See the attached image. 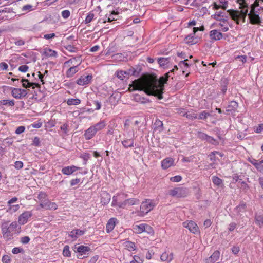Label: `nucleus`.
I'll use <instances>...</instances> for the list:
<instances>
[{"label":"nucleus","mask_w":263,"mask_h":263,"mask_svg":"<svg viewBox=\"0 0 263 263\" xmlns=\"http://www.w3.org/2000/svg\"><path fill=\"white\" fill-rule=\"evenodd\" d=\"M167 81V78L161 77L158 80L151 78L148 79H137L134 80L132 84L133 90L143 91L148 95L157 97L158 99L163 98L164 86Z\"/></svg>","instance_id":"nucleus-1"},{"label":"nucleus","mask_w":263,"mask_h":263,"mask_svg":"<svg viewBox=\"0 0 263 263\" xmlns=\"http://www.w3.org/2000/svg\"><path fill=\"white\" fill-rule=\"evenodd\" d=\"M17 226L16 222H13L9 224V222L6 221L2 224V233L3 238L6 241H10L13 239V235L16 233Z\"/></svg>","instance_id":"nucleus-2"},{"label":"nucleus","mask_w":263,"mask_h":263,"mask_svg":"<svg viewBox=\"0 0 263 263\" xmlns=\"http://www.w3.org/2000/svg\"><path fill=\"white\" fill-rule=\"evenodd\" d=\"M156 206L154 201L150 199H146L141 203L140 209L138 215L143 216L150 212Z\"/></svg>","instance_id":"nucleus-3"},{"label":"nucleus","mask_w":263,"mask_h":263,"mask_svg":"<svg viewBox=\"0 0 263 263\" xmlns=\"http://www.w3.org/2000/svg\"><path fill=\"white\" fill-rule=\"evenodd\" d=\"M227 12L229 13L232 19L235 21H237L239 19H242L243 21H245L246 16L247 15V9L245 11H238L237 10L230 9L227 11Z\"/></svg>","instance_id":"nucleus-4"},{"label":"nucleus","mask_w":263,"mask_h":263,"mask_svg":"<svg viewBox=\"0 0 263 263\" xmlns=\"http://www.w3.org/2000/svg\"><path fill=\"white\" fill-rule=\"evenodd\" d=\"M188 194L187 190L183 187H176L169 191V195L174 197H185Z\"/></svg>","instance_id":"nucleus-5"},{"label":"nucleus","mask_w":263,"mask_h":263,"mask_svg":"<svg viewBox=\"0 0 263 263\" xmlns=\"http://www.w3.org/2000/svg\"><path fill=\"white\" fill-rule=\"evenodd\" d=\"M183 226L187 229L190 232L197 234L200 233V230L197 224L193 221H186L182 223Z\"/></svg>","instance_id":"nucleus-6"},{"label":"nucleus","mask_w":263,"mask_h":263,"mask_svg":"<svg viewBox=\"0 0 263 263\" xmlns=\"http://www.w3.org/2000/svg\"><path fill=\"white\" fill-rule=\"evenodd\" d=\"M139 203V200L137 198H129L124 200L123 202H120L118 204V206L122 209H125L127 206H132L137 205Z\"/></svg>","instance_id":"nucleus-7"},{"label":"nucleus","mask_w":263,"mask_h":263,"mask_svg":"<svg viewBox=\"0 0 263 263\" xmlns=\"http://www.w3.org/2000/svg\"><path fill=\"white\" fill-rule=\"evenodd\" d=\"M12 96L17 99H21L27 95V90L17 88H12Z\"/></svg>","instance_id":"nucleus-8"},{"label":"nucleus","mask_w":263,"mask_h":263,"mask_svg":"<svg viewBox=\"0 0 263 263\" xmlns=\"http://www.w3.org/2000/svg\"><path fill=\"white\" fill-rule=\"evenodd\" d=\"M92 79L91 74L82 75L77 80L76 83L80 86L86 85L91 83Z\"/></svg>","instance_id":"nucleus-9"},{"label":"nucleus","mask_w":263,"mask_h":263,"mask_svg":"<svg viewBox=\"0 0 263 263\" xmlns=\"http://www.w3.org/2000/svg\"><path fill=\"white\" fill-rule=\"evenodd\" d=\"M73 251L76 253H82L88 255L91 252V249L88 246L76 245L74 247Z\"/></svg>","instance_id":"nucleus-10"},{"label":"nucleus","mask_w":263,"mask_h":263,"mask_svg":"<svg viewBox=\"0 0 263 263\" xmlns=\"http://www.w3.org/2000/svg\"><path fill=\"white\" fill-rule=\"evenodd\" d=\"M247 205L243 201H241L240 204L235 207L233 210L234 215L236 216H241V213L246 211Z\"/></svg>","instance_id":"nucleus-11"},{"label":"nucleus","mask_w":263,"mask_h":263,"mask_svg":"<svg viewBox=\"0 0 263 263\" xmlns=\"http://www.w3.org/2000/svg\"><path fill=\"white\" fill-rule=\"evenodd\" d=\"M32 215V214L30 211L24 212L19 216L18 219V223L21 225L26 223L29 218L31 217Z\"/></svg>","instance_id":"nucleus-12"},{"label":"nucleus","mask_w":263,"mask_h":263,"mask_svg":"<svg viewBox=\"0 0 263 263\" xmlns=\"http://www.w3.org/2000/svg\"><path fill=\"white\" fill-rule=\"evenodd\" d=\"M133 229L136 233H141L143 232H148L147 229L152 231V227L146 224H140L139 225H135Z\"/></svg>","instance_id":"nucleus-13"},{"label":"nucleus","mask_w":263,"mask_h":263,"mask_svg":"<svg viewBox=\"0 0 263 263\" xmlns=\"http://www.w3.org/2000/svg\"><path fill=\"white\" fill-rule=\"evenodd\" d=\"M40 207L46 210H55L58 205L55 202H51L49 199L44 204H40Z\"/></svg>","instance_id":"nucleus-14"},{"label":"nucleus","mask_w":263,"mask_h":263,"mask_svg":"<svg viewBox=\"0 0 263 263\" xmlns=\"http://www.w3.org/2000/svg\"><path fill=\"white\" fill-rule=\"evenodd\" d=\"M80 168L74 165L65 166L62 168L61 172L66 175H71L73 173L77 170H80Z\"/></svg>","instance_id":"nucleus-15"},{"label":"nucleus","mask_w":263,"mask_h":263,"mask_svg":"<svg viewBox=\"0 0 263 263\" xmlns=\"http://www.w3.org/2000/svg\"><path fill=\"white\" fill-rule=\"evenodd\" d=\"M174 165V159L171 157H167L161 161V166L163 170L167 169Z\"/></svg>","instance_id":"nucleus-16"},{"label":"nucleus","mask_w":263,"mask_h":263,"mask_svg":"<svg viewBox=\"0 0 263 263\" xmlns=\"http://www.w3.org/2000/svg\"><path fill=\"white\" fill-rule=\"evenodd\" d=\"M135 137V134L133 133L132 134V137L129 139L125 138L121 141V143L123 146L125 148H128L129 147H133L134 146V140L133 138Z\"/></svg>","instance_id":"nucleus-17"},{"label":"nucleus","mask_w":263,"mask_h":263,"mask_svg":"<svg viewBox=\"0 0 263 263\" xmlns=\"http://www.w3.org/2000/svg\"><path fill=\"white\" fill-rule=\"evenodd\" d=\"M117 222V219L116 218L109 219L106 226V231L107 233H109L114 230Z\"/></svg>","instance_id":"nucleus-18"},{"label":"nucleus","mask_w":263,"mask_h":263,"mask_svg":"<svg viewBox=\"0 0 263 263\" xmlns=\"http://www.w3.org/2000/svg\"><path fill=\"white\" fill-rule=\"evenodd\" d=\"M96 133L97 132L95 129L91 126L85 130L84 136L86 140H89L92 139L96 135Z\"/></svg>","instance_id":"nucleus-19"},{"label":"nucleus","mask_w":263,"mask_h":263,"mask_svg":"<svg viewBox=\"0 0 263 263\" xmlns=\"http://www.w3.org/2000/svg\"><path fill=\"white\" fill-rule=\"evenodd\" d=\"M210 36L211 40L218 41L222 38L223 35L220 31L215 29L212 30L210 32Z\"/></svg>","instance_id":"nucleus-20"},{"label":"nucleus","mask_w":263,"mask_h":263,"mask_svg":"<svg viewBox=\"0 0 263 263\" xmlns=\"http://www.w3.org/2000/svg\"><path fill=\"white\" fill-rule=\"evenodd\" d=\"M79 64L71 66L66 72V76L67 78L72 77L75 73L79 70Z\"/></svg>","instance_id":"nucleus-21"},{"label":"nucleus","mask_w":263,"mask_h":263,"mask_svg":"<svg viewBox=\"0 0 263 263\" xmlns=\"http://www.w3.org/2000/svg\"><path fill=\"white\" fill-rule=\"evenodd\" d=\"M85 231L79 229H74L71 231L69 236L71 237L73 240H76L79 236L84 235Z\"/></svg>","instance_id":"nucleus-22"},{"label":"nucleus","mask_w":263,"mask_h":263,"mask_svg":"<svg viewBox=\"0 0 263 263\" xmlns=\"http://www.w3.org/2000/svg\"><path fill=\"white\" fill-rule=\"evenodd\" d=\"M249 18L250 19V23L252 24L260 25L261 21L258 14H254L249 15Z\"/></svg>","instance_id":"nucleus-23"},{"label":"nucleus","mask_w":263,"mask_h":263,"mask_svg":"<svg viewBox=\"0 0 263 263\" xmlns=\"http://www.w3.org/2000/svg\"><path fill=\"white\" fill-rule=\"evenodd\" d=\"M220 252L215 251L210 257L206 259V263H214L219 258Z\"/></svg>","instance_id":"nucleus-24"},{"label":"nucleus","mask_w":263,"mask_h":263,"mask_svg":"<svg viewBox=\"0 0 263 263\" xmlns=\"http://www.w3.org/2000/svg\"><path fill=\"white\" fill-rule=\"evenodd\" d=\"M37 198L40 204H44L47 201V200L49 199L47 194L42 191L39 192L37 195Z\"/></svg>","instance_id":"nucleus-25"},{"label":"nucleus","mask_w":263,"mask_h":263,"mask_svg":"<svg viewBox=\"0 0 263 263\" xmlns=\"http://www.w3.org/2000/svg\"><path fill=\"white\" fill-rule=\"evenodd\" d=\"M133 100L137 102H140L142 104H146L150 102L149 99H146L144 97H142L139 94H134L133 95Z\"/></svg>","instance_id":"nucleus-26"},{"label":"nucleus","mask_w":263,"mask_h":263,"mask_svg":"<svg viewBox=\"0 0 263 263\" xmlns=\"http://www.w3.org/2000/svg\"><path fill=\"white\" fill-rule=\"evenodd\" d=\"M43 54L48 57H57V52L50 48H46L44 49Z\"/></svg>","instance_id":"nucleus-27"},{"label":"nucleus","mask_w":263,"mask_h":263,"mask_svg":"<svg viewBox=\"0 0 263 263\" xmlns=\"http://www.w3.org/2000/svg\"><path fill=\"white\" fill-rule=\"evenodd\" d=\"M188 61H189L188 59H184L183 61H180L179 63H178V65L180 66V67L181 68L183 69V71H182L183 73H185V69H186L191 65H192V63H187Z\"/></svg>","instance_id":"nucleus-28"},{"label":"nucleus","mask_w":263,"mask_h":263,"mask_svg":"<svg viewBox=\"0 0 263 263\" xmlns=\"http://www.w3.org/2000/svg\"><path fill=\"white\" fill-rule=\"evenodd\" d=\"M106 126V123L104 120L100 121L99 122L95 124V125L91 126L92 128L95 129L96 132H97L102 130Z\"/></svg>","instance_id":"nucleus-29"},{"label":"nucleus","mask_w":263,"mask_h":263,"mask_svg":"<svg viewBox=\"0 0 263 263\" xmlns=\"http://www.w3.org/2000/svg\"><path fill=\"white\" fill-rule=\"evenodd\" d=\"M238 106V104L237 102L235 101H232L229 103L226 111L230 112L232 111H235L237 108Z\"/></svg>","instance_id":"nucleus-30"},{"label":"nucleus","mask_w":263,"mask_h":263,"mask_svg":"<svg viewBox=\"0 0 263 263\" xmlns=\"http://www.w3.org/2000/svg\"><path fill=\"white\" fill-rule=\"evenodd\" d=\"M237 2L239 4V8L241 9V11H245L247 9L248 13L249 5L247 3L246 0H237Z\"/></svg>","instance_id":"nucleus-31"},{"label":"nucleus","mask_w":263,"mask_h":263,"mask_svg":"<svg viewBox=\"0 0 263 263\" xmlns=\"http://www.w3.org/2000/svg\"><path fill=\"white\" fill-rule=\"evenodd\" d=\"M255 222L259 228H262L263 227V215L256 214L255 216Z\"/></svg>","instance_id":"nucleus-32"},{"label":"nucleus","mask_w":263,"mask_h":263,"mask_svg":"<svg viewBox=\"0 0 263 263\" xmlns=\"http://www.w3.org/2000/svg\"><path fill=\"white\" fill-rule=\"evenodd\" d=\"M194 35V34H191L185 37V40L187 44L193 45L196 43L197 39L195 37Z\"/></svg>","instance_id":"nucleus-33"},{"label":"nucleus","mask_w":263,"mask_h":263,"mask_svg":"<svg viewBox=\"0 0 263 263\" xmlns=\"http://www.w3.org/2000/svg\"><path fill=\"white\" fill-rule=\"evenodd\" d=\"M212 181L214 185L217 186L222 187L223 185V180L217 176H212Z\"/></svg>","instance_id":"nucleus-34"},{"label":"nucleus","mask_w":263,"mask_h":263,"mask_svg":"<svg viewBox=\"0 0 263 263\" xmlns=\"http://www.w3.org/2000/svg\"><path fill=\"white\" fill-rule=\"evenodd\" d=\"M228 83V82L227 80H224L221 82L220 91L218 92V95H220L221 93L224 95L226 93L227 90Z\"/></svg>","instance_id":"nucleus-35"},{"label":"nucleus","mask_w":263,"mask_h":263,"mask_svg":"<svg viewBox=\"0 0 263 263\" xmlns=\"http://www.w3.org/2000/svg\"><path fill=\"white\" fill-rule=\"evenodd\" d=\"M154 130L161 132L163 130V123L159 119H157L154 124Z\"/></svg>","instance_id":"nucleus-36"},{"label":"nucleus","mask_w":263,"mask_h":263,"mask_svg":"<svg viewBox=\"0 0 263 263\" xmlns=\"http://www.w3.org/2000/svg\"><path fill=\"white\" fill-rule=\"evenodd\" d=\"M169 59V58H159L158 62L161 67L164 68L168 64Z\"/></svg>","instance_id":"nucleus-37"},{"label":"nucleus","mask_w":263,"mask_h":263,"mask_svg":"<svg viewBox=\"0 0 263 263\" xmlns=\"http://www.w3.org/2000/svg\"><path fill=\"white\" fill-rule=\"evenodd\" d=\"M173 254L171 253L168 255L166 252L163 253L160 257V259L162 261H167L170 262L173 259Z\"/></svg>","instance_id":"nucleus-38"},{"label":"nucleus","mask_w":263,"mask_h":263,"mask_svg":"<svg viewBox=\"0 0 263 263\" xmlns=\"http://www.w3.org/2000/svg\"><path fill=\"white\" fill-rule=\"evenodd\" d=\"M125 247L129 251L135 250L136 249V246L134 242L130 241H126L124 243Z\"/></svg>","instance_id":"nucleus-39"},{"label":"nucleus","mask_w":263,"mask_h":263,"mask_svg":"<svg viewBox=\"0 0 263 263\" xmlns=\"http://www.w3.org/2000/svg\"><path fill=\"white\" fill-rule=\"evenodd\" d=\"M0 105H5L8 106H13L14 105V101L13 100H0Z\"/></svg>","instance_id":"nucleus-40"},{"label":"nucleus","mask_w":263,"mask_h":263,"mask_svg":"<svg viewBox=\"0 0 263 263\" xmlns=\"http://www.w3.org/2000/svg\"><path fill=\"white\" fill-rule=\"evenodd\" d=\"M250 11L249 13H248V14H247L248 15H252V14H258L259 11L260 10H261V7H260V8H257L256 7L252 5V4L250 5Z\"/></svg>","instance_id":"nucleus-41"},{"label":"nucleus","mask_w":263,"mask_h":263,"mask_svg":"<svg viewBox=\"0 0 263 263\" xmlns=\"http://www.w3.org/2000/svg\"><path fill=\"white\" fill-rule=\"evenodd\" d=\"M81 103V100L79 99H68L67 103L68 105H77Z\"/></svg>","instance_id":"nucleus-42"},{"label":"nucleus","mask_w":263,"mask_h":263,"mask_svg":"<svg viewBox=\"0 0 263 263\" xmlns=\"http://www.w3.org/2000/svg\"><path fill=\"white\" fill-rule=\"evenodd\" d=\"M226 14V13L223 12V11H219V12H216L213 15H212V17L215 19V20H218V21H219V20L222 18V17H224V15Z\"/></svg>","instance_id":"nucleus-43"},{"label":"nucleus","mask_w":263,"mask_h":263,"mask_svg":"<svg viewBox=\"0 0 263 263\" xmlns=\"http://www.w3.org/2000/svg\"><path fill=\"white\" fill-rule=\"evenodd\" d=\"M21 82H26L27 83L28 85V88L32 87V88H34L35 87H40V84L33 83V82H30L28 80L25 79H22L21 80Z\"/></svg>","instance_id":"nucleus-44"},{"label":"nucleus","mask_w":263,"mask_h":263,"mask_svg":"<svg viewBox=\"0 0 263 263\" xmlns=\"http://www.w3.org/2000/svg\"><path fill=\"white\" fill-rule=\"evenodd\" d=\"M69 246L68 245H66L64 246L63 250V255L67 257H69L71 256V252L69 250Z\"/></svg>","instance_id":"nucleus-45"},{"label":"nucleus","mask_w":263,"mask_h":263,"mask_svg":"<svg viewBox=\"0 0 263 263\" xmlns=\"http://www.w3.org/2000/svg\"><path fill=\"white\" fill-rule=\"evenodd\" d=\"M126 71L127 75H132L138 76L139 75V72L137 71L134 67H132L128 69Z\"/></svg>","instance_id":"nucleus-46"},{"label":"nucleus","mask_w":263,"mask_h":263,"mask_svg":"<svg viewBox=\"0 0 263 263\" xmlns=\"http://www.w3.org/2000/svg\"><path fill=\"white\" fill-rule=\"evenodd\" d=\"M206 141L213 145H217L218 142L212 137L208 135L207 138L205 140Z\"/></svg>","instance_id":"nucleus-47"},{"label":"nucleus","mask_w":263,"mask_h":263,"mask_svg":"<svg viewBox=\"0 0 263 263\" xmlns=\"http://www.w3.org/2000/svg\"><path fill=\"white\" fill-rule=\"evenodd\" d=\"M116 126H117V124L114 122H113L112 123H110V124L108 125L109 129H108V131L107 132V134L110 135H113L114 133L113 128H114V127H115Z\"/></svg>","instance_id":"nucleus-48"},{"label":"nucleus","mask_w":263,"mask_h":263,"mask_svg":"<svg viewBox=\"0 0 263 263\" xmlns=\"http://www.w3.org/2000/svg\"><path fill=\"white\" fill-rule=\"evenodd\" d=\"M127 73L126 71H117V76L119 79L123 80L127 76Z\"/></svg>","instance_id":"nucleus-49"},{"label":"nucleus","mask_w":263,"mask_h":263,"mask_svg":"<svg viewBox=\"0 0 263 263\" xmlns=\"http://www.w3.org/2000/svg\"><path fill=\"white\" fill-rule=\"evenodd\" d=\"M210 116V114L206 112V111H203L201 112L198 117V119L200 120H205L208 118V117Z\"/></svg>","instance_id":"nucleus-50"},{"label":"nucleus","mask_w":263,"mask_h":263,"mask_svg":"<svg viewBox=\"0 0 263 263\" xmlns=\"http://www.w3.org/2000/svg\"><path fill=\"white\" fill-rule=\"evenodd\" d=\"M9 208L8 211H9L10 212H11V213L15 212L20 208V205L18 204L9 205Z\"/></svg>","instance_id":"nucleus-51"},{"label":"nucleus","mask_w":263,"mask_h":263,"mask_svg":"<svg viewBox=\"0 0 263 263\" xmlns=\"http://www.w3.org/2000/svg\"><path fill=\"white\" fill-rule=\"evenodd\" d=\"M80 157L83 159L84 164H86L88 160L91 157V155L89 153H85L81 155Z\"/></svg>","instance_id":"nucleus-52"},{"label":"nucleus","mask_w":263,"mask_h":263,"mask_svg":"<svg viewBox=\"0 0 263 263\" xmlns=\"http://www.w3.org/2000/svg\"><path fill=\"white\" fill-rule=\"evenodd\" d=\"M31 145L35 146H40L41 141L40 138L37 136L34 137L33 139V141Z\"/></svg>","instance_id":"nucleus-53"},{"label":"nucleus","mask_w":263,"mask_h":263,"mask_svg":"<svg viewBox=\"0 0 263 263\" xmlns=\"http://www.w3.org/2000/svg\"><path fill=\"white\" fill-rule=\"evenodd\" d=\"M255 167L256 168V170L261 172L263 173V165L261 161H258L256 164L255 166Z\"/></svg>","instance_id":"nucleus-54"},{"label":"nucleus","mask_w":263,"mask_h":263,"mask_svg":"<svg viewBox=\"0 0 263 263\" xmlns=\"http://www.w3.org/2000/svg\"><path fill=\"white\" fill-rule=\"evenodd\" d=\"M129 123L128 120H126L124 123V130L127 133V135L130 137V132L129 130Z\"/></svg>","instance_id":"nucleus-55"},{"label":"nucleus","mask_w":263,"mask_h":263,"mask_svg":"<svg viewBox=\"0 0 263 263\" xmlns=\"http://www.w3.org/2000/svg\"><path fill=\"white\" fill-rule=\"evenodd\" d=\"M94 17V14L92 13H89L85 20V24H88L92 21Z\"/></svg>","instance_id":"nucleus-56"},{"label":"nucleus","mask_w":263,"mask_h":263,"mask_svg":"<svg viewBox=\"0 0 263 263\" xmlns=\"http://www.w3.org/2000/svg\"><path fill=\"white\" fill-rule=\"evenodd\" d=\"M68 125L66 123L63 124L60 127V129L63 132L65 135H67L68 132Z\"/></svg>","instance_id":"nucleus-57"},{"label":"nucleus","mask_w":263,"mask_h":263,"mask_svg":"<svg viewBox=\"0 0 263 263\" xmlns=\"http://www.w3.org/2000/svg\"><path fill=\"white\" fill-rule=\"evenodd\" d=\"M185 115H186V118L190 120H194V119L198 118L197 117V115L194 112L189 113V114L186 113Z\"/></svg>","instance_id":"nucleus-58"},{"label":"nucleus","mask_w":263,"mask_h":263,"mask_svg":"<svg viewBox=\"0 0 263 263\" xmlns=\"http://www.w3.org/2000/svg\"><path fill=\"white\" fill-rule=\"evenodd\" d=\"M197 136L199 138L205 140L207 138L208 135L203 132H198L197 133Z\"/></svg>","instance_id":"nucleus-59"},{"label":"nucleus","mask_w":263,"mask_h":263,"mask_svg":"<svg viewBox=\"0 0 263 263\" xmlns=\"http://www.w3.org/2000/svg\"><path fill=\"white\" fill-rule=\"evenodd\" d=\"M24 250L23 248L19 247H15L12 250V253L14 254H16L19 253H23Z\"/></svg>","instance_id":"nucleus-60"},{"label":"nucleus","mask_w":263,"mask_h":263,"mask_svg":"<svg viewBox=\"0 0 263 263\" xmlns=\"http://www.w3.org/2000/svg\"><path fill=\"white\" fill-rule=\"evenodd\" d=\"M219 2L222 4L221 8L226 10L228 6V0H219Z\"/></svg>","instance_id":"nucleus-61"},{"label":"nucleus","mask_w":263,"mask_h":263,"mask_svg":"<svg viewBox=\"0 0 263 263\" xmlns=\"http://www.w3.org/2000/svg\"><path fill=\"white\" fill-rule=\"evenodd\" d=\"M181 179H182V177L179 175H177L174 177H172L170 179L171 181L174 182H179L181 180Z\"/></svg>","instance_id":"nucleus-62"},{"label":"nucleus","mask_w":263,"mask_h":263,"mask_svg":"<svg viewBox=\"0 0 263 263\" xmlns=\"http://www.w3.org/2000/svg\"><path fill=\"white\" fill-rule=\"evenodd\" d=\"M23 166V163L21 161H16L14 163V167L17 170L22 168Z\"/></svg>","instance_id":"nucleus-63"},{"label":"nucleus","mask_w":263,"mask_h":263,"mask_svg":"<svg viewBox=\"0 0 263 263\" xmlns=\"http://www.w3.org/2000/svg\"><path fill=\"white\" fill-rule=\"evenodd\" d=\"M2 261L3 263H10L11 258L9 256L5 255L2 257Z\"/></svg>","instance_id":"nucleus-64"}]
</instances>
